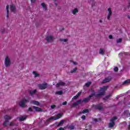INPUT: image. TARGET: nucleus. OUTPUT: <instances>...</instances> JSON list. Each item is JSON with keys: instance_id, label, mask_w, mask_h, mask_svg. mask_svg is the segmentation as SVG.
Returning a JSON list of instances; mask_svg holds the SVG:
<instances>
[{"instance_id": "1", "label": "nucleus", "mask_w": 130, "mask_h": 130, "mask_svg": "<svg viewBox=\"0 0 130 130\" xmlns=\"http://www.w3.org/2000/svg\"><path fill=\"white\" fill-rule=\"evenodd\" d=\"M93 96H95V93H93L92 94L89 95V98H87L84 99L83 101L81 100H79L76 103H75L73 104L72 107H75V106H79V105H80V104H82L83 102H88L89 100H90V98L91 97H93Z\"/></svg>"}, {"instance_id": "2", "label": "nucleus", "mask_w": 130, "mask_h": 130, "mask_svg": "<svg viewBox=\"0 0 130 130\" xmlns=\"http://www.w3.org/2000/svg\"><path fill=\"white\" fill-rule=\"evenodd\" d=\"M107 86H104L102 88H101L99 94L95 95V97L98 98L99 97H101V96H103V95H105V91L107 90Z\"/></svg>"}, {"instance_id": "3", "label": "nucleus", "mask_w": 130, "mask_h": 130, "mask_svg": "<svg viewBox=\"0 0 130 130\" xmlns=\"http://www.w3.org/2000/svg\"><path fill=\"white\" fill-rule=\"evenodd\" d=\"M62 116V113H59L56 116V118H54L53 117H50L47 121H53V120H57L59 119Z\"/></svg>"}, {"instance_id": "4", "label": "nucleus", "mask_w": 130, "mask_h": 130, "mask_svg": "<svg viewBox=\"0 0 130 130\" xmlns=\"http://www.w3.org/2000/svg\"><path fill=\"white\" fill-rule=\"evenodd\" d=\"M11 59H10V57L9 56H7L5 58V67L7 68L10 67L11 66Z\"/></svg>"}, {"instance_id": "5", "label": "nucleus", "mask_w": 130, "mask_h": 130, "mask_svg": "<svg viewBox=\"0 0 130 130\" xmlns=\"http://www.w3.org/2000/svg\"><path fill=\"white\" fill-rule=\"evenodd\" d=\"M117 119V117H114L110 120V122L109 124V127H113L115 125V121Z\"/></svg>"}, {"instance_id": "6", "label": "nucleus", "mask_w": 130, "mask_h": 130, "mask_svg": "<svg viewBox=\"0 0 130 130\" xmlns=\"http://www.w3.org/2000/svg\"><path fill=\"white\" fill-rule=\"evenodd\" d=\"M29 101L25 99H23L21 100L20 104H19L20 107L24 108V107H26V104L28 103Z\"/></svg>"}, {"instance_id": "7", "label": "nucleus", "mask_w": 130, "mask_h": 130, "mask_svg": "<svg viewBox=\"0 0 130 130\" xmlns=\"http://www.w3.org/2000/svg\"><path fill=\"white\" fill-rule=\"evenodd\" d=\"M111 16H112V10L111 8H109L108 9V11L107 12V20H110V18H111Z\"/></svg>"}, {"instance_id": "8", "label": "nucleus", "mask_w": 130, "mask_h": 130, "mask_svg": "<svg viewBox=\"0 0 130 130\" xmlns=\"http://www.w3.org/2000/svg\"><path fill=\"white\" fill-rule=\"evenodd\" d=\"M39 87L41 90H44L47 88V84L44 83L39 85Z\"/></svg>"}, {"instance_id": "9", "label": "nucleus", "mask_w": 130, "mask_h": 130, "mask_svg": "<svg viewBox=\"0 0 130 130\" xmlns=\"http://www.w3.org/2000/svg\"><path fill=\"white\" fill-rule=\"evenodd\" d=\"M64 85H66V83H64V82H62L61 81H59L58 83H57L56 87L57 88H58V87L60 86H64Z\"/></svg>"}, {"instance_id": "10", "label": "nucleus", "mask_w": 130, "mask_h": 130, "mask_svg": "<svg viewBox=\"0 0 130 130\" xmlns=\"http://www.w3.org/2000/svg\"><path fill=\"white\" fill-rule=\"evenodd\" d=\"M46 40L48 42H52L53 41V37L51 36L47 37Z\"/></svg>"}, {"instance_id": "11", "label": "nucleus", "mask_w": 130, "mask_h": 130, "mask_svg": "<svg viewBox=\"0 0 130 130\" xmlns=\"http://www.w3.org/2000/svg\"><path fill=\"white\" fill-rule=\"evenodd\" d=\"M33 108L34 109H35V111H36L37 112H41V111H42V109H41V108H40L34 106Z\"/></svg>"}, {"instance_id": "12", "label": "nucleus", "mask_w": 130, "mask_h": 130, "mask_svg": "<svg viewBox=\"0 0 130 130\" xmlns=\"http://www.w3.org/2000/svg\"><path fill=\"white\" fill-rule=\"evenodd\" d=\"M79 13V9L78 8H75L72 10V14L73 15H77Z\"/></svg>"}, {"instance_id": "13", "label": "nucleus", "mask_w": 130, "mask_h": 130, "mask_svg": "<svg viewBox=\"0 0 130 130\" xmlns=\"http://www.w3.org/2000/svg\"><path fill=\"white\" fill-rule=\"evenodd\" d=\"M110 81H111V77H107L103 80V83H108Z\"/></svg>"}, {"instance_id": "14", "label": "nucleus", "mask_w": 130, "mask_h": 130, "mask_svg": "<svg viewBox=\"0 0 130 130\" xmlns=\"http://www.w3.org/2000/svg\"><path fill=\"white\" fill-rule=\"evenodd\" d=\"M41 6L43 8L44 11H47V7L46 6V4H45L44 3H43L41 4Z\"/></svg>"}, {"instance_id": "15", "label": "nucleus", "mask_w": 130, "mask_h": 130, "mask_svg": "<svg viewBox=\"0 0 130 130\" xmlns=\"http://www.w3.org/2000/svg\"><path fill=\"white\" fill-rule=\"evenodd\" d=\"M10 9L12 12H16V7L15 6L11 5Z\"/></svg>"}, {"instance_id": "16", "label": "nucleus", "mask_w": 130, "mask_h": 130, "mask_svg": "<svg viewBox=\"0 0 130 130\" xmlns=\"http://www.w3.org/2000/svg\"><path fill=\"white\" fill-rule=\"evenodd\" d=\"M31 104H34V105H39L40 103L38 101H31L30 102Z\"/></svg>"}, {"instance_id": "17", "label": "nucleus", "mask_w": 130, "mask_h": 130, "mask_svg": "<svg viewBox=\"0 0 130 130\" xmlns=\"http://www.w3.org/2000/svg\"><path fill=\"white\" fill-rule=\"evenodd\" d=\"M130 84V79H127L124 81L123 83V85H129Z\"/></svg>"}, {"instance_id": "18", "label": "nucleus", "mask_w": 130, "mask_h": 130, "mask_svg": "<svg viewBox=\"0 0 130 130\" xmlns=\"http://www.w3.org/2000/svg\"><path fill=\"white\" fill-rule=\"evenodd\" d=\"M105 53V51L104 50V49L102 48L100 49V51H99L100 54H102V55H103V54H104Z\"/></svg>"}, {"instance_id": "19", "label": "nucleus", "mask_w": 130, "mask_h": 130, "mask_svg": "<svg viewBox=\"0 0 130 130\" xmlns=\"http://www.w3.org/2000/svg\"><path fill=\"white\" fill-rule=\"evenodd\" d=\"M4 118L6 120H9L10 119H12V117L11 116H9V115H5L4 116Z\"/></svg>"}, {"instance_id": "20", "label": "nucleus", "mask_w": 130, "mask_h": 130, "mask_svg": "<svg viewBox=\"0 0 130 130\" xmlns=\"http://www.w3.org/2000/svg\"><path fill=\"white\" fill-rule=\"evenodd\" d=\"M37 91V90H36V89H35L34 90H30L29 91V94H30V95H33L36 93Z\"/></svg>"}, {"instance_id": "21", "label": "nucleus", "mask_w": 130, "mask_h": 130, "mask_svg": "<svg viewBox=\"0 0 130 130\" xmlns=\"http://www.w3.org/2000/svg\"><path fill=\"white\" fill-rule=\"evenodd\" d=\"M26 118H27V116H23L19 118V120H20V121H24V120H25V119H26Z\"/></svg>"}, {"instance_id": "22", "label": "nucleus", "mask_w": 130, "mask_h": 130, "mask_svg": "<svg viewBox=\"0 0 130 130\" xmlns=\"http://www.w3.org/2000/svg\"><path fill=\"white\" fill-rule=\"evenodd\" d=\"M9 8H10V7L9 6V5H7L6 6V11H7V18H9Z\"/></svg>"}, {"instance_id": "23", "label": "nucleus", "mask_w": 130, "mask_h": 130, "mask_svg": "<svg viewBox=\"0 0 130 130\" xmlns=\"http://www.w3.org/2000/svg\"><path fill=\"white\" fill-rule=\"evenodd\" d=\"M80 95H81V92H78V94L73 98V100L78 99V98H79V96H80Z\"/></svg>"}, {"instance_id": "24", "label": "nucleus", "mask_w": 130, "mask_h": 130, "mask_svg": "<svg viewBox=\"0 0 130 130\" xmlns=\"http://www.w3.org/2000/svg\"><path fill=\"white\" fill-rule=\"evenodd\" d=\"M9 125V121H5L3 123L4 126H8Z\"/></svg>"}, {"instance_id": "25", "label": "nucleus", "mask_w": 130, "mask_h": 130, "mask_svg": "<svg viewBox=\"0 0 130 130\" xmlns=\"http://www.w3.org/2000/svg\"><path fill=\"white\" fill-rule=\"evenodd\" d=\"M64 122V120H61V121L58 123V126H60V125H62V124H63Z\"/></svg>"}, {"instance_id": "26", "label": "nucleus", "mask_w": 130, "mask_h": 130, "mask_svg": "<svg viewBox=\"0 0 130 130\" xmlns=\"http://www.w3.org/2000/svg\"><path fill=\"white\" fill-rule=\"evenodd\" d=\"M69 40H68L67 39H60V41H61V42H68Z\"/></svg>"}, {"instance_id": "27", "label": "nucleus", "mask_w": 130, "mask_h": 130, "mask_svg": "<svg viewBox=\"0 0 130 130\" xmlns=\"http://www.w3.org/2000/svg\"><path fill=\"white\" fill-rule=\"evenodd\" d=\"M33 75H34L35 77H39V74H38V73H37V72H36V71H34L32 72Z\"/></svg>"}, {"instance_id": "28", "label": "nucleus", "mask_w": 130, "mask_h": 130, "mask_svg": "<svg viewBox=\"0 0 130 130\" xmlns=\"http://www.w3.org/2000/svg\"><path fill=\"white\" fill-rule=\"evenodd\" d=\"M55 94H56L57 95H62V91H56L55 92Z\"/></svg>"}, {"instance_id": "29", "label": "nucleus", "mask_w": 130, "mask_h": 130, "mask_svg": "<svg viewBox=\"0 0 130 130\" xmlns=\"http://www.w3.org/2000/svg\"><path fill=\"white\" fill-rule=\"evenodd\" d=\"M68 128L69 129H74L75 128V126H74V125L69 126H68Z\"/></svg>"}, {"instance_id": "30", "label": "nucleus", "mask_w": 130, "mask_h": 130, "mask_svg": "<svg viewBox=\"0 0 130 130\" xmlns=\"http://www.w3.org/2000/svg\"><path fill=\"white\" fill-rule=\"evenodd\" d=\"M15 124V121H12V122H11L10 123H9V125L10 126H13V125H14Z\"/></svg>"}, {"instance_id": "31", "label": "nucleus", "mask_w": 130, "mask_h": 130, "mask_svg": "<svg viewBox=\"0 0 130 130\" xmlns=\"http://www.w3.org/2000/svg\"><path fill=\"white\" fill-rule=\"evenodd\" d=\"M88 112H89V110L85 109L83 111L82 113H88Z\"/></svg>"}, {"instance_id": "32", "label": "nucleus", "mask_w": 130, "mask_h": 130, "mask_svg": "<svg viewBox=\"0 0 130 130\" xmlns=\"http://www.w3.org/2000/svg\"><path fill=\"white\" fill-rule=\"evenodd\" d=\"M91 82H87L85 84V86L86 87H89V86H90V85H91Z\"/></svg>"}, {"instance_id": "33", "label": "nucleus", "mask_w": 130, "mask_h": 130, "mask_svg": "<svg viewBox=\"0 0 130 130\" xmlns=\"http://www.w3.org/2000/svg\"><path fill=\"white\" fill-rule=\"evenodd\" d=\"M121 41H122V39H121L120 38L117 40V43H120V42H121Z\"/></svg>"}, {"instance_id": "34", "label": "nucleus", "mask_w": 130, "mask_h": 130, "mask_svg": "<svg viewBox=\"0 0 130 130\" xmlns=\"http://www.w3.org/2000/svg\"><path fill=\"white\" fill-rule=\"evenodd\" d=\"M76 71H77V68H75L71 71V73H76Z\"/></svg>"}, {"instance_id": "35", "label": "nucleus", "mask_w": 130, "mask_h": 130, "mask_svg": "<svg viewBox=\"0 0 130 130\" xmlns=\"http://www.w3.org/2000/svg\"><path fill=\"white\" fill-rule=\"evenodd\" d=\"M114 72H117V71H118V68H117V67H115V68H114Z\"/></svg>"}, {"instance_id": "36", "label": "nucleus", "mask_w": 130, "mask_h": 130, "mask_svg": "<svg viewBox=\"0 0 130 130\" xmlns=\"http://www.w3.org/2000/svg\"><path fill=\"white\" fill-rule=\"evenodd\" d=\"M95 108H96V109H101L102 108V107H99L98 106H96L95 107Z\"/></svg>"}, {"instance_id": "37", "label": "nucleus", "mask_w": 130, "mask_h": 130, "mask_svg": "<svg viewBox=\"0 0 130 130\" xmlns=\"http://www.w3.org/2000/svg\"><path fill=\"white\" fill-rule=\"evenodd\" d=\"M81 118H82V119H83V120H85V118H86V116H85V115L82 116L81 117Z\"/></svg>"}, {"instance_id": "38", "label": "nucleus", "mask_w": 130, "mask_h": 130, "mask_svg": "<svg viewBox=\"0 0 130 130\" xmlns=\"http://www.w3.org/2000/svg\"><path fill=\"white\" fill-rule=\"evenodd\" d=\"M30 2L31 3V4H33V3H35V2H36V0H30Z\"/></svg>"}, {"instance_id": "39", "label": "nucleus", "mask_w": 130, "mask_h": 130, "mask_svg": "<svg viewBox=\"0 0 130 130\" xmlns=\"http://www.w3.org/2000/svg\"><path fill=\"white\" fill-rule=\"evenodd\" d=\"M55 107V105H52L51 106V109H53Z\"/></svg>"}, {"instance_id": "40", "label": "nucleus", "mask_w": 130, "mask_h": 130, "mask_svg": "<svg viewBox=\"0 0 130 130\" xmlns=\"http://www.w3.org/2000/svg\"><path fill=\"white\" fill-rule=\"evenodd\" d=\"M109 38L110 39H112V38H113L112 35H110V36H109Z\"/></svg>"}, {"instance_id": "41", "label": "nucleus", "mask_w": 130, "mask_h": 130, "mask_svg": "<svg viewBox=\"0 0 130 130\" xmlns=\"http://www.w3.org/2000/svg\"><path fill=\"white\" fill-rule=\"evenodd\" d=\"M67 102H64L62 103V105H67Z\"/></svg>"}, {"instance_id": "42", "label": "nucleus", "mask_w": 130, "mask_h": 130, "mask_svg": "<svg viewBox=\"0 0 130 130\" xmlns=\"http://www.w3.org/2000/svg\"><path fill=\"white\" fill-rule=\"evenodd\" d=\"M72 63H73V64H77V62H74V61H71Z\"/></svg>"}, {"instance_id": "43", "label": "nucleus", "mask_w": 130, "mask_h": 130, "mask_svg": "<svg viewBox=\"0 0 130 130\" xmlns=\"http://www.w3.org/2000/svg\"><path fill=\"white\" fill-rule=\"evenodd\" d=\"M57 130H64V128H63L62 127H60L59 129H58Z\"/></svg>"}, {"instance_id": "44", "label": "nucleus", "mask_w": 130, "mask_h": 130, "mask_svg": "<svg viewBox=\"0 0 130 130\" xmlns=\"http://www.w3.org/2000/svg\"><path fill=\"white\" fill-rule=\"evenodd\" d=\"M103 21L102 20V19H100L99 20V23H103Z\"/></svg>"}, {"instance_id": "45", "label": "nucleus", "mask_w": 130, "mask_h": 130, "mask_svg": "<svg viewBox=\"0 0 130 130\" xmlns=\"http://www.w3.org/2000/svg\"><path fill=\"white\" fill-rule=\"evenodd\" d=\"M93 121H94L95 122H97V121H98V120H97V119H94Z\"/></svg>"}, {"instance_id": "46", "label": "nucleus", "mask_w": 130, "mask_h": 130, "mask_svg": "<svg viewBox=\"0 0 130 130\" xmlns=\"http://www.w3.org/2000/svg\"><path fill=\"white\" fill-rule=\"evenodd\" d=\"M28 110H29V111H32V108H29Z\"/></svg>"}, {"instance_id": "47", "label": "nucleus", "mask_w": 130, "mask_h": 130, "mask_svg": "<svg viewBox=\"0 0 130 130\" xmlns=\"http://www.w3.org/2000/svg\"><path fill=\"white\" fill-rule=\"evenodd\" d=\"M109 97H110V95H108V96H107V98L108 99V98H109Z\"/></svg>"}, {"instance_id": "48", "label": "nucleus", "mask_w": 130, "mask_h": 130, "mask_svg": "<svg viewBox=\"0 0 130 130\" xmlns=\"http://www.w3.org/2000/svg\"><path fill=\"white\" fill-rule=\"evenodd\" d=\"M92 4H95V2L92 0Z\"/></svg>"}, {"instance_id": "49", "label": "nucleus", "mask_w": 130, "mask_h": 130, "mask_svg": "<svg viewBox=\"0 0 130 130\" xmlns=\"http://www.w3.org/2000/svg\"><path fill=\"white\" fill-rule=\"evenodd\" d=\"M55 1H58V0H55Z\"/></svg>"}]
</instances>
